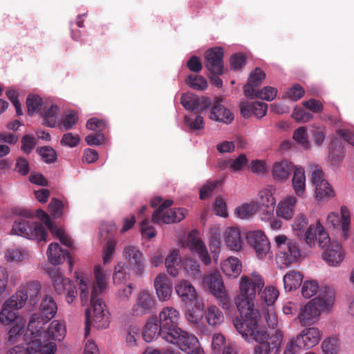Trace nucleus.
Listing matches in <instances>:
<instances>
[{
  "label": "nucleus",
  "mask_w": 354,
  "mask_h": 354,
  "mask_svg": "<svg viewBox=\"0 0 354 354\" xmlns=\"http://www.w3.org/2000/svg\"><path fill=\"white\" fill-rule=\"evenodd\" d=\"M263 286L264 281L261 275L253 274L252 276H243L239 285L240 294L234 299L240 317L234 320V326L248 342L262 340L267 335L266 330L258 324L260 314L254 309V304L257 293Z\"/></svg>",
  "instance_id": "nucleus-1"
},
{
  "label": "nucleus",
  "mask_w": 354,
  "mask_h": 354,
  "mask_svg": "<svg viewBox=\"0 0 354 354\" xmlns=\"http://www.w3.org/2000/svg\"><path fill=\"white\" fill-rule=\"evenodd\" d=\"M334 300V290L329 287L322 288L318 297L310 300L301 308L297 319L302 326L313 324L322 311L328 310L332 306Z\"/></svg>",
  "instance_id": "nucleus-2"
},
{
  "label": "nucleus",
  "mask_w": 354,
  "mask_h": 354,
  "mask_svg": "<svg viewBox=\"0 0 354 354\" xmlns=\"http://www.w3.org/2000/svg\"><path fill=\"white\" fill-rule=\"evenodd\" d=\"M308 218L304 214H299L295 218L292 227L295 235L300 240L304 239L307 245L313 247L318 243L320 248H324L330 242V237L326 232L319 221L316 225L311 224L308 227Z\"/></svg>",
  "instance_id": "nucleus-3"
},
{
  "label": "nucleus",
  "mask_w": 354,
  "mask_h": 354,
  "mask_svg": "<svg viewBox=\"0 0 354 354\" xmlns=\"http://www.w3.org/2000/svg\"><path fill=\"white\" fill-rule=\"evenodd\" d=\"M66 333L65 325L58 320H53L48 328L44 331L41 338L35 339L31 343V348L39 354H55L57 351V345L53 341H62Z\"/></svg>",
  "instance_id": "nucleus-4"
},
{
  "label": "nucleus",
  "mask_w": 354,
  "mask_h": 354,
  "mask_svg": "<svg viewBox=\"0 0 354 354\" xmlns=\"http://www.w3.org/2000/svg\"><path fill=\"white\" fill-rule=\"evenodd\" d=\"M95 291H91V308L86 310V337L89 335L91 325L97 329L106 328L109 326V317L105 313L106 304L100 297V295H95Z\"/></svg>",
  "instance_id": "nucleus-5"
},
{
  "label": "nucleus",
  "mask_w": 354,
  "mask_h": 354,
  "mask_svg": "<svg viewBox=\"0 0 354 354\" xmlns=\"http://www.w3.org/2000/svg\"><path fill=\"white\" fill-rule=\"evenodd\" d=\"M41 284L38 281H31L21 287L10 298L6 300L17 310L22 308L26 302L34 307L39 299Z\"/></svg>",
  "instance_id": "nucleus-6"
},
{
  "label": "nucleus",
  "mask_w": 354,
  "mask_h": 354,
  "mask_svg": "<svg viewBox=\"0 0 354 354\" xmlns=\"http://www.w3.org/2000/svg\"><path fill=\"white\" fill-rule=\"evenodd\" d=\"M203 283L216 298L218 304L223 309L230 308V299L225 290L222 277L218 272H213L205 276L203 279Z\"/></svg>",
  "instance_id": "nucleus-7"
},
{
  "label": "nucleus",
  "mask_w": 354,
  "mask_h": 354,
  "mask_svg": "<svg viewBox=\"0 0 354 354\" xmlns=\"http://www.w3.org/2000/svg\"><path fill=\"white\" fill-rule=\"evenodd\" d=\"M12 234L21 236L28 239H35L38 241H46L47 232L41 225L30 223L24 218H19L14 222Z\"/></svg>",
  "instance_id": "nucleus-8"
},
{
  "label": "nucleus",
  "mask_w": 354,
  "mask_h": 354,
  "mask_svg": "<svg viewBox=\"0 0 354 354\" xmlns=\"http://www.w3.org/2000/svg\"><path fill=\"white\" fill-rule=\"evenodd\" d=\"M180 318V313L175 308L167 306L162 309L159 313L158 321L165 337H167L168 335L180 329L178 327Z\"/></svg>",
  "instance_id": "nucleus-9"
},
{
  "label": "nucleus",
  "mask_w": 354,
  "mask_h": 354,
  "mask_svg": "<svg viewBox=\"0 0 354 354\" xmlns=\"http://www.w3.org/2000/svg\"><path fill=\"white\" fill-rule=\"evenodd\" d=\"M123 255L129 270L141 276L145 271V259L140 250L136 246L127 245L124 248Z\"/></svg>",
  "instance_id": "nucleus-10"
},
{
  "label": "nucleus",
  "mask_w": 354,
  "mask_h": 354,
  "mask_svg": "<svg viewBox=\"0 0 354 354\" xmlns=\"http://www.w3.org/2000/svg\"><path fill=\"white\" fill-rule=\"evenodd\" d=\"M224 52L221 47H214L205 53V66L210 74L222 75L224 72Z\"/></svg>",
  "instance_id": "nucleus-11"
},
{
  "label": "nucleus",
  "mask_w": 354,
  "mask_h": 354,
  "mask_svg": "<svg viewBox=\"0 0 354 354\" xmlns=\"http://www.w3.org/2000/svg\"><path fill=\"white\" fill-rule=\"evenodd\" d=\"M247 242L255 251L259 259H263L270 250L268 239L261 230L249 232Z\"/></svg>",
  "instance_id": "nucleus-12"
},
{
  "label": "nucleus",
  "mask_w": 354,
  "mask_h": 354,
  "mask_svg": "<svg viewBox=\"0 0 354 354\" xmlns=\"http://www.w3.org/2000/svg\"><path fill=\"white\" fill-rule=\"evenodd\" d=\"M167 339V342L178 346L181 351L185 353L200 344L196 336L181 328L174 331L171 335H168Z\"/></svg>",
  "instance_id": "nucleus-13"
},
{
  "label": "nucleus",
  "mask_w": 354,
  "mask_h": 354,
  "mask_svg": "<svg viewBox=\"0 0 354 354\" xmlns=\"http://www.w3.org/2000/svg\"><path fill=\"white\" fill-rule=\"evenodd\" d=\"M326 222L329 227H332L334 229L339 227L344 239L346 240L349 237L351 218L349 210L346 207H342L341 216L335 212L329 214Z\"/></svg>",
  "instance_id": "nucleus-14"
},
{
  "label": "nucleus",
  "mask_w": 354,
  "mask_h": 354,
  "mask_svg": "<svg viewBox=\"0 0 354 354\" xmlns=\"http://www.w3.org/2000/svg\"><path fill=\"white\" fill-rule=\"evenodd\" d=\"M154 307L155 299L153 295L147 290H141L131 308V313L133 316L140 317L151 313Z\"/></svg>",
  "instance_id": "nucleus-15"
},
{
  "label": "nucleus",
  "mask_w": 354,
  "mask_h": 354,
  "mask_svg": "<svg viewBox=\"0 0 354 354\" xmlns=\"http://www.w3.org/2000/svg\"><path fill=\"white\" fill-rule=\"evenodd\" d=\"M180 103L186 110L190 111H197L199 113H203L212 104L209 97H199L191 93L183 94L180 98Z\"/></svg>",
  "instance_id": "nucleus-16"
},
{
  "label": "nucleus",
  "mask_w": 354,
  "mask_h": 354,
  "mask_svg": "<svg viewBox=\"0 0 354 354\" xmlns=\"http://www.w3.org/2000/svg\"><path fill=\"white\" fill-rule=\"evenodd\" d=\"M311 183L315 186L316 198L319 201L334 196V191L324 178V172L322 170L317 169L313 172Z\"/></svg>",
  "instance_id": "nucleus-17"
},
{
  "label": "nucleus",
  "mask_w": 354,
  "mask_h": 354,
  "mask_svg": "<svg viewBox=\"0 0 354 354\" xmlns=\"http://www.w3.org/2000/svg\"><path fill=\"white\" fill-rule=\"evenodd\" d=\"M321 333L318 328L315 327L307 328L301 331L295 339L296 346L299 348H311L320 341Z\"/></svg>",
  "instance_id": "nucleus-18"
},
{
  "label": "nucleus",
  "mask_w": 354,
  "mask_h": 354,
  "mask_svg": "<svg viewBox=\"0 0 354 354\" xmlns=\"http://www.w3.org/2000/svg\"><path fill=\"white\" fill-rule=\"evenodd\" d=\"M323 252V259L331 266H337L344 259V252L337 241H330L326 246Z\"/></svg>",
  "instance_id": "nucleus-19"
},
{
  "label": "nucleus",
  "mask_w": 354,
  "mask_h": 354,
  "mask_svg": "<svg viewBox=\"0 0 354 354\" xmlns=\"http://www.w3.org/2000/svg\"><path fill=\"white\" fill-rule=\"evenodd\" d=\"M48 261L53 265L61 264L66 259H68L69 270H72L73 261L68 251L62 250L58 243H53L48 245L47 250Z\"/></svg>",
  "instance_id": "nucleus-20"
},
{
  "label": "nucleus",
  "mask_w": 354,
  "mask_h": 354,
  "mask_svg": "<svg viewBox=\"0 0 354 354\" xmlns=\"http://www.w3.org/2000/svg\"><path fill=\"white\" fill-rule=\"evenodd\" d=\"M160 326V324L158 321L157 317H152L147 320L142 331L143 339L145 342H151L158 337H160L166 342L168 341L167 337L163 335L162 330Z\"/></svg>",
  "instance_id": "nucleus-21"
},
{
  "label": "nucleus",
  "mask_w": 354,
  "mask_h": 354,
  "mask_svg": "<svg viewBox=\"0 0 354 354\" xmlns=\"http://www.w3.org/2000/svg\"><path fill=\"white\" fill-rule=\"evenodd\" d=\"M49 321H46L44 317L39 313H34L30 317L27 332L30 335L31 343L35 339L41 338L44 334V326Z\"/></svg>",
  "instance_id": "nucleus-22"
},
{
  "label": "nucleus",
  "mask_w": 354,
  "mask_h": 354,
  "mask_svg": "<svg viewBox=\"0 0 354 354\" xmlns=\"http://www.w3.org/2000/svg\"><path fill=\"white\" fill-rule=\"evenodd\" d=\"M209 118L217 122L230 124L234 120V115L222 105L221 98H216L211 109Z\"/></svg>",
  "instance_id": "nucleus-23"
},
{
  "label": "nucleus",
  "mask_w": 354,
  "mask_h": 354,
  "mask_svg": "<svg viewBox=\"0 0 354 354\" xmlns=\"http://www.w3.org/2000/svg\"><path fill=\"white\" fill-rule=\"evenodd\" d=\"M265 78L266 73L263 71L259 67L255 68V69L250 73L248 82L243 86L245 97L252 98L254 93L256 91L255 88L259 86Z\"/></svg>",
  "instance_id": "nucleus-24"
},
{
  "label": "nucleus",
  "mask_w": 354,
  "mask_h": 354,
  "mask_svg": "<svg viewBox=\"0 0 354 354\" xmlns=\"http://www.w3.org/2000/svg\"><path fill=\"white\" fill-rule=\"evenodd\" d=\"M279 256L286 266L297 262L301 257V250L295 241L289 240L288 244L279 252Z\"/></svg>",
  "instance_id": "nucleus-25"
},
{
  "label": "nucleus",
  "mask_w": 354,
  "mask_h": 354,
  "mask_svg": "<svg viewBox=\"0 0 354 354\" xmlns=\"http://www.w3.org/2000/svg\"><path fill=\"white\" fill-rule=\"evenodd\" d=\"M154 287L160 300L166 301L170 298L172 292L171 281L166 274H159L155 279Z\"/></svg>",
  "instance_id": "nucleus-26"
},
{
  "label": "nucleus",
  "mask_w": 354,
  "mask_h": 354,
  "mask_svg": "<svg viewBox=\"0 0 354 354\" xmlns=\"http://www.w3.org/2000/svg\"><path fill=\"white\" fill-rule=\"evenodd\" d=\"M176 292L185 304L197 301V294L194 287L187 280H181L176 286Z\"/></svg>",
  "instance_id": "nucleus-27"
},
{
  "label": "nucleus",
  "mask_w": 354,
  "mask_h": 354,
  "mask_svg": "<svg viewBox=\"0 0 354 354\" xmlns=\"http://www.w3.org/2000/svg\"><path fill=\"white\" fill-rule=\"evenodd\" d=\"M224 241L231 250L239 251L243 246L240 230L236 227H227L224 234Z\"/></svg>",
  "instance_id": "nucleus-28"
},
{
  "label": "nucleus",
  "mask_w": 354,
  "mask_h": 354,
  "mask_svg": "<svg viewBox=\"0 0 354 354\" xmlns=\"http://www.w3.org/2000/svg\"><path fill=\"white\" fill-rule=\"evenodd\" d=\"M269 335H267L265 339L262 340H254L257 343H261L263 349L266 351V354H279V348L283 340V335L281 332H275L268 341Z\"/></svg>",
  "instance_id": "nucleus-29"
},
{
  "label": "nucleus",
  "mask_w": 354,
  "mask_h": 354,
  "mask_svg": "<svg viewBox=\"0 0 354 354\" xmlns=\"http://www.w3.org/2000/svg\"><path fill=\"white\" fill-rule=\"evenodd\" d=\"M188 241L190 250L198 254L203 263L209 265L211 263V257L203 242L199 238L194 236L192 233L189 234Z\"/></svg>",
  "instance_id": "nucleus-30"
},
{
  "label": "nucleus",
  "mask_w": 354,
  "mask_h": 354,
  "mask_svg": "<svg viewBox=\"0 0 354 354\" xmlns=\"http://www.w3.org/2000/svg\"><path fill=\"white\" fill-rule=\"evenodd\" d=\"M297 202V199L295 196L286 197L279 203L277 209V215L285 220H290L295 214Z\"/></svg>",
  "instance_id": "nucleus-31"
},
{
  "label": "nucleus",
  "mask_w": 354,
  "mask_h": 354,
  "mask_svg": "<svg viewBox=\"0 0 354 354\" xmlns=\"http://www.w3.org/2000/svg\"><path fill=\"white\" fill-rule=\"evenodd\" d=\"M296 167L287 160L275 162L272 167V175L275 180L283 181L289 177Z\"/></svg>",
  "instance_id": "nucleus-32"
},
{
  "label": "nucleus",
  "mask_w": 354,
  "mask_h": 354,
  "mask_svg": "<svg viewBox=\"0 0 354 354\" xmlns=\"http://www.w3.org/2000/svg\"><path fill=\"white\" fill-rule=\"evenodd\" d=\"M49 275L53 281L55 291L59 294L66 292L68 288L71 285V281L62 274L59 269L52 268L48 271Z\"/></svg>",
  "instance_id": "nucleus-33"
},
{
  "label": "nucleus",
  "mask_w": 354,
  "mask_h": 354,
  "mask_svg": "<svg viewBox=\"0 0 354 354\" xmlns=\"http://www.w3.org/2000/svg\"><path fill=\"white\" fill-rule=\"evenodd\" d=\"M187 212L185 208H172L163 211L160 214V223L170 224L180 222L185 218Z\"/></svg>",
  "instance_id": "nucleus-34"
},
{
  "label": "nucleus",
  "mask_w": 354,
  "mask_h": 354,
  "mask_svg": "<svg viewBox=\"0 0 354 354\" xmlns=\"http://www.w3.org/2000/svg\"><path fill=\"white\" fill-rule=\"evenodd\" d=\"M292 184L295 194L299 197L304 196L306 192V176L304 168H295Z\"/></svg>",
  "instance_id": "nucleus-35"
},
{
  "label": "nucleus",
  "mask_w": 354,
  "mask_h": 354,
  "mask_svg": "<svg viewBox=\"0 0 354 354\" xmlns=\"http://www.w3.org/2000/svg\"><path fill=\"white\" fill-rule=\"evenodd\" d=\"M57 311V306L54 299L48 295H46L39 306V313L44 317L46 321H50L54 317Z\"/></svg>",
  "instance_id": "nucleus-36"
},
{
  "label": "nucleus",
  "mask_w": 354,
  "mask_h": 354,
  "mask_svg": "<svg viewBox=\"0 0 354 354\" xmlns=\"http://www.w3.org/2000/svg\"><path fill=\"white\" fill-rule=\"evenodd\" d=\"M221 268L225 274L236 278L241 272L242 265L238 258L230 257L222 263Z\"/></svg>",
  "instance_id": "nucleus-37"
},
{
  "label": "nucleus",
  "mask_w": 354,
  "mask_h": 354,
  "mask_svg": "<svg viewBox=\"0 0 354 354\" xmlns=\"http://www.w3.org/2000/svg\"><path fill=\"white\" fill-rule=\"evenodd\" d=\"M46 110L40 113L42 118V124L48 127L59 126L58 112L59 107L52 104L50 107H45Z\"/></svg>",
  "instance_id": "nucleus-38"
},
{
  "label": "nucleus",
  "mask_w": 354,
  "mask_h": 354,
  "mask_svg": "<svg viewBox=\"0 0 354 354\" xmlns=\"http://www.w3.org/2000/svg\"><path fill=\"white\" fill-rule=\"evenodd\" d=\"M22 319L19 317L18 310L5 301L0 311V324L10 325Z\"/></svg>",
  "instance_id": "nucleus-39"
},
{
  "label": "nucleus",
  "mask_w": 354,
  "mask_h": 354,
  "mask_svg": "<svg viewBox=\"0 0 354 354\" xmlns=\"http://www.w3.org/2000/svg\"><path fill=\"white\" fill-rule=\"evenodd\" d=\"M302 274L296 270H291L283 276V285L286 291H292L298 288L303 280Z\"/></svg>",
  "instance_id": "nucleus-40"
},
{
  "label": "nucleus",
  "mask_w": 354,
  "mask_h": 354,
  "mask_svg": "<svg viewBox=\"0 0 354 354\" xmlns=\"http://www.w3.org/2000/svg\"><path fill=\"white\" fill-rule=\"evenodd\" d=\"M204 315L207 324L212 326H218L224 321L223 313L214 305L209 306L204 312Z\"/></svg>",
  "instance_id": "nucleus-41"
},
{
  "label": "nucleus",
  "mask_w": 354,
  "mask_h": 354,
  "mask_svg": "<svg viewBox=\"0 0 354 354\" xmlns=\"http://www.w3.org/2000/svg\"><path fill=\"white\" fill-rule=\"evenodd\" d=\"M180 258L176 250H173L165 259V266L167 272L172 277L178 274L180 268Z\"/></svg>",
  "instance_id": "nucleus-42"
},
{
  "label": "nucleus",
  "mask_w": 354,
  "mask_h": 354,
  "mask_svg": "<svg viewBox=\"0 0 354 354\" xmlns=\"http://www.w3.org/2000/svg\"><path fill=\"white\" fill-rule=\"evenodd\" d=\"M259 204L265 207L266 209V214L271 215L274 209V206L276 204L275 198H274L272 192L270 189H263L261 190L259 194Z\"/></svg>",
  "instance_id": "nucleus-43"
},
{
  "label": "nucleus",
  "mask_w": 354,
  "mask_h": 354,
  "mask_svg": "<svg viewBox=\"0 0 354 354\" xmlns=\"http://www.w3.org/2000/svg\"><path fill=\"white\" fill-rule=\"evenodd\" d=\"M11 325L6 339V344L10 345L18 342L21 338L24 331V323L22 320L17 321Z\"/></svg>",
  "instance_id": "nucleus-44"
},
{
  "label": "nucleus",
  "mask_w": 354,
  "mask_h": 354,
  "mask_svg": "<svg viewBox=\"0 0 354 354\" xmlns=\"http://www.w3.org/2000/svg\"><path fill=\"white\" fill-rule=\"evenodd\" d=\"M194 307L186 312V319L192 324H198L204 316V304L195 301Z\"/></svg>",
  "instance_id": "nucleus-45"
},
{
  "label": "nucleus",
  "mask_w": 354,
  "mask_h": 354,
  "mask_svg": "<svg viewBox=\"0 0 354 354\" xmlns=\"http://www.w3.org/2000/svg\"><path fill=\"white\" fill-rule=\"evenodd\" d=\"M26 106L28 115H32L41 111L43 100L41 97L37 95H28L26 99Z\"/></svg>",
  "instance_id": "nucleus-46"
},
{
  "label": "nucleus",
  "mask_w": 354,
  "mask_h": 354,
  "mask_svg": "<svg viewBox=\"0 0 354 354\" xmlns=\"http://www.w3.org/2000/svg\"><path fill=\"white\" fill-rule=\"evenodd\" d=\"M95 283L93 285L92 291L95 290V295H100L104 291L106 286V275L102 272L99 266L95 267Z\"/></svg>",
  "instance_id": "nucleus-47"
},
{
  "label": "nucleus",
  "mask_w": 354,
  "mask_h": 354,
  "mask_svg": "<svg viewBox=\"0 0 354 354\" xmlns=\"http://www.w3.org/2000/svg\"><path fill=\"white\" fill-rule=\"evenodd\" d=\"M129 271L123 263H118L115 267L113 279L115 283H121L129 278Z\"/></svg>",
  "instance_id": "nucleus-48"
},
{
  "label": "nucleus",
  "mask_w": 354,
  "mask_h": 354,
  "mask_svg": "<svg viewBox=\"0 0 354 354\" xmlns=\"http://www.w3.org/2000/svg\"><path fill=\"white\" fill-rule=\"evenodd\" d=\"M277 94V89L272 86H265L260 91H256L254 93L252 98H260L266 101H272L276 97Z\"/></svg>",
  "instance_id": "nucleus-49"
},
{
  "label": "nucleus",
  "mask_w": 354,
  "mask_h": 354,
  "mask_svg": "<svg viewBox=\"0 0 354 354\" xmlns=\"http://www.w3.org/2000/svg\"><path fill=\"white\" fill-rule=\"evenodd\" d=\"M322 348L325 354H337L339 349V341L336 337H329L324 340Z\"/></svg>",
  "instance_id": "nucleus-50"
},
{
  "label": "nucleus",
  "mask_w": 354,
  "mask_h": 354,
  "mask_svg": "<svg viewBox=\"0 0 354 354\" xmlns=\"http://www.w3.org/2000/svg\"><path fill=\"white\" fill-rule=\"evenodd\" d=\"M187 83L191 88L195 90L203 91L207 87L206 80L201 75H189Z\"/></svg>",
  "instance_id": "nucleus-51"
},
{
  "label": "nucleus",
  "mask_w": 354,
  "mask_h": 354,
  "mask_svg": "<svg viewBox=\"0 0 354 354\" xmlns=\"http://www.w3.org/2000/svg\"><path fill=\"white\" fill-rule=\"evenodd\" d=\"M78 122V116L77 113L73 111L65 115L62 120L59 121V128H64V130H69L75 126Z\"/></svg>",
  "instance_id": "nucleus-52"
},
{
  "label": "nucleus",
  "mask_w": 354,
  "mask_h": 354,
  "mask_svg": "<svg viewBox=\"0 0 354 354\" xmlns=\"http://www.w3.org/2000/svg\"><path fill=\"white\" fill-rule=\"evenodd\" d=\"M37 152L41 156L42 160L46 163H51L56 160L57 153L49 146L38 147Z\"/></svg>",
  "instance_id": "nucleus-53"
},
{
  "label": "nucleus",
  "mask_w": 354,
  "mask_h": 354,
  "mask_svg": "<svg viewBox=\"0 0 354 354\" xmlns=\"http://www.w3.org/2000/svg\"><path fill=\"white\" fill-rule=\"evenodd\" d=\"M279 297V292L277 289L272 287H267L261 292V299L268 306L272 305Z\"/></svg>",
  "instance_id": "nucleus-54"
},
{
  "label": "nucleus",
  "mask_w": 354,
  "mask_h": 354,
  "mask_svg": "<svg viewBox=\"0 0 354 354\" xmlns=\"http://www.w3.org/2000/svg\"><path fill=\"white\" fill-rule=\"evenodd\" d=\"M319 290V285L316 281H306L301 287V294L306 298L315 295Z\"/></svg>",
  "instance_id": "nucleus-55"
},
{
  "label": "nucleus",
  "mask_w": 354,
  "mask_h": 354,
  "mask_svg": "<svg viewBox=\"0 0 354 354\" xmlns=\"http://www.w3.org/2000/svg\"><path fill=\"white\" fill-rule=\"evenodd\" d=\"M106 127V122L103 119L92 118L86 122V128L89 130L96 131L97 133H102Z\"/></svg>",
  "instance_id": "nucleus-56"
},
{
  "label": "nucleus",
  "mask_w": 354,
  "mask_h": 354,
  "mask_svg": "<svg viewBox=\"0 0 354 354\" xmlns=\"http://www.w3.org/2000/svg\"><path fill=\"white\" fill-rule=\"evenodd\" d=\"M230 68L232 70L238 71L242 69L246 64V57L243 53H235L230 59Z\"/></svg>",
  "instance_id": "nucleus-57"
},
{
  "label": "nucleus",
  "mask_w": 354,
  "mask_h": 354,
  "mask_svg": "<svg viewBox=\"0 0 354 354\" xmlns=\"http://www.w3.org/2000/svg\"><path fill=\"white\" fill-rule=\"evenodd\" d=\"M294 140L304 148L307 149L309 147V142L308 140V136L306 128L300 127L297 129L293 133Z\"/></svg>",
  "instance_id": "nucleus-58"
},
{
  "label": "nucleus",
  "mask_w": 354,
  "mask_h": 354,
  "mask_svg": "<svg viewBox=\"0 0 354 354\" xmlns=\"http://www.w3.org/2000/svg\"><path fill=\"white\" fill-rule=\"evenodd\" d=\"M63 203L57 198H53L48 205V210L54 218H59L62 215Z\"/></svg>",
  "instance_id": "nucleus-59"
},
{
  "label": "nucleus",
  "mask_w": 354,
  "mask_h": 354,
  "mask_svg": "<svg viewBox=\"0 0 354 354\" xmlns=\"http://www.w3.org/2000/svg\"><path fill=\"white\" fill-rule=\"evenodd\" d=\"M185 122L192 130L203 129L204 122L201 115H196L194 118L190 116H185Z\"/></svg>",
  "instance_id": "nucleus-60"
},
{
  "label": "nucleus",
  "mask_w": 354,
  "mask_h": 354,
  "mask_svg": "<svg viewBox=\"0 0 354 354\" xmlns=\"http://www.w3.org/2000/svg\"><path fill=\"white\" fill-rule=\"evenodd\" d=\"M21 150L29 154L35 146L36 145V139L34 136L30 135H25L21 138Z\"/></svg>",
  "instance_id": "nucleus-61"
},
{
  "label": "nucleus",
  "mask_w": 354,
  "mask_h": 354,
  "mask_svg": "<svg viewBox=\"0 0 354 354\" xmlns=\"http://www.w3.org/2000/svg\"><path fill=\"white\" fill-rule=\"evenodd\" d=\"M255 205L245 204L236 208V212L240 218L245 219L250 217L255 212Z\"/></svg>",
  "instance_id": "nucleus-62"
},
{
  "label": "nucleus",
  "mask_w": 354,
  "mask_h": 354,
  "mask_svg": "<svg viewBox=\"0 0 354 354\" xmlns=\"http://www.w3.org/2000/svg\"><path fill=\"white\" fill-rule=\"evenodd\" d=\"M292 117L297 122H308L313 118V115L301 108H295L292 112Z\"/></svg>",
  "instance_id": "nucleus-63"
},
{
  "label": "nucleus",
  "mask_w": 354,
  "mask_h": 354,
  "mask_svg": "<svg viewBox=\"0 0 354 354\" xmlns=\"http://www.w3.org/2000/svg\"><path fill=\"white\" fill-rule=\"evenodd\" d=\"M31 340L26 344V346L17 345L7 351L6 354H32V352L37 353L31 348Z\"/></svg>",
  "instance_id": "nucleus-64"
}]
</instances>
